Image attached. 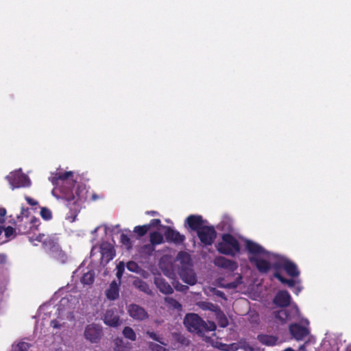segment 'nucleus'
Listing matches in <instances>:
<instances>
[{"label":"nucleus","mask_w":351,"mask_h":351,"mask_svg":"<svg viewBox=\"0 0 351 351\" xmlns=\"http://www.w3.org/2000/svg\"><path fill=\"white\" fill-rule=\"evenodd\" d=\"M73 171L53 173L49 180L55 186L53 193L58 191L59 197L66 202L70 210V217L74 221L86 199L87 191L84 187L78 186L73 191L76 181Z\"/></svg>","instance_id":"1"},{"label":"nucleus","mask_w":351,"mask_h":351,"mask_svg":"<svg viewBox=\"0 0 351 351\" xmlns=\"http://www.w3.org/2000/svg\"><path fill=\"white\" fill-rule=\"evenodd\" d=\"M184 324L189 332L201 337H203L205 332L215 331L217 328L214 322H206L195 313L186 314L184 319Z\"/></svg>","instance_id":"2"},{"label":"nucleus","mask_w":351,"mask_h":351,"mask_svg":"<svg viewBox=\"0 0 351 351\" xmlns=\"http://www.w3.org/2000/svg\"><path fill=\"white\" fill-rule=\"evenodd\" d=\"M219 253L235 256L240 252L241 246L239 241L231 234L226 233L221 236V241L216 245Z\"/></svg>","instance_id":"3"},{"label":"nucleus","mask_w":351,"mask_h":351,"mask_svg":"<svg viewBox=\"0 0 351 351\" xmlns=\"http://www.w3.org/2000/svg\"><path fill=\"white\" fill-rule=\"evenodd\" d=\"M14 225L19 234H34L38 230L40 221L39 219L34 216H32V217H16Z\"/></svg>","instance_id":"4"},{"label":"nucleus","mask_w":351,"mask_h":351,"mask_svg":"<svg viewBox=\"0 0 351 351\" xmlns=\"http://www.w3.org/2000/svg\"><path fill=\"white\" fill-rule=\"evenodd\" d=\"M29 241L33 242L36 241L43 243V247L53 253L61 256L62 258L66 256L65 254L61 250L60 246L58 244V239L53 236H46L44 234L39 233L38 235L34 237H30Z\"/></svg>","instance_id":"5"},{"label":"nucleus","mask_w":351,"mask_h":351,"mask_svg":"<svg viewBox=\"0 0 351 351\" xmlns=\"http://www.w3.org/2000/svg\"><path fill=\"white\" fill-rule=\"evenodd\" d=\"M200 242L204 246L213 245L217 238V232L213 226L205 225L197 232Z\"/></svg>","instance_id":"6"},{"label":"nucleus","mask_w":351,"mask_h":351,"mask_svg":"<svg viewBox=\"0 0 351 351\" xmlns=\"http://www.w3.org/2000/svg\"><path fill=\"white\" fill-rule=\"evenodd\" d=\"M84 335L85 339L90 343H97L103 335L102 327L94 323L88 324L85 327Z\"/></svg>","instance_id":"7"},{"label":"nucleus","mask_w":351,"mask_h":351,"mask_svg":"<svg viewBox=\"0 0 351 351\" xmlns=\"http://www.w3.org/2000/svg\"><path fill=\"white\" fill-rule=\"evenodd\" d=\"M12 189L27 187L30 185L29 179L24 174L18 172L10 173L6 177Z\"/></svg>","instance_id":"8"},{"label":"nucleus","mask_w":351,"mask_h":351,"mask_svg":"<svg viewBox=\"0 0 351 351\" xmlns=\"http://www.w3.org/2000/svg\"><path fill=\"white\" fill-rule=\"evenodd\" d=\"M207 223L206 220H204L203 217L198 215H191L185 220V226H187L191 230L196 232V233Z\"/></svg>","instance_id":"9"},{"label":"nucleus","mask_w":351,"mask_h":351,"mask_svg":"<svg viewBox=\"0 0 351 351\" xmlns=\"http://www.w3.org/2000/svg\"><path fill=\"white\" fill-rule=\"evenodd\" d=\"M290 308V311L283 308L280 310L274 311V314L275 318L283 324L291 319L292 317L298 315L299 309L295 304L291 306Z\"/></svg>","instance_id":"10"},{"label":"nucleus","mask_w":351,"mask_h":351,"mask_svg":"<svg viewBox=\"0 0 351 351\" xmlns=\"http://www.w3.org/2000/svg\"><path fill=\"white\" fill-rule=\"evenodd\" d=\"M164 234L167 242L175 244L182 243L186 239L184 234H181L178 231L169 226L166 227Z\"/></svg>","instance_id":"11"},{"label":"nucleus","mask_w":351,"mask_h":351,"mask_svg":"<svg viewBox=\"0 0 351 351\" xmlns=\"http://www.w3.org/2000/svg\"><path fill=\"white\" fill-rule=\"evenodd\" d=\"M291 301V295L286 290L278 291L273 300L274 304L281 308H285L290 306Z\"/></svg>","instance_id":"12"},{"label":"nucleus","mask_w":351,"mask_h":351,"mask_svg":"<svg viewBox=\"0 0 351 351\" xmlns=\"http://www.w3.org/2000/svg\"><path fill=\"white\" fill-rule=\"evenodd\" d=\"M128 313L134 319L143 321L148 318V313L141 306L132 304L128 307Z\"/></svg>","instance_id":"13"},{"label":"nucleus","mask_w":351,"mask_h":351,"mask_svg":"<svg viewBox=\"0 0 351 351\" xmlns=\"http://www.w3.org/2000/svg\"><path fill=\"white\" fill-rule=\"evenodd\" d=\"M291 335L297 340H302L309 334L308 330L299 324H292L289 326Z\"/></svg>","instance_id":"14"},{"label":"nucleus","mask_w":351,"mask_h":351,"mask_svg":"<svg viewBox=\"0 0 351 351\" xmlns=\"http://www.w3.org/2000/svg\"><path fill=\"white\" fill-rule=\"evenodd\" d=\"M214 264L218 267L234 271L237 268V263L234 261L228 259L223 256L216 257L214 260Z\"/></svg>","instance_id":"15"},{"label":"nucleus","mask_w":351,"mask_h":351,"mask_svg":"<svg viewBox=\"0 0 351 351\" xmlns=\"http://www.w3.org/2000/svg\"><path fill=\"white\" fill-rule=\"evenodd\" d=\"M250 263L255 265L256 269L260 273L266 274L267 273L271 267V264L269 261L263 259L258 258L256 257H250L249 258Z\"/></svg>","instance_id":"16"},{"label":"nucleus","mask_w":351,"mask_h":351,"mask_svg":"<svg viewBox=\"0 0 351 351\" xmlns=\"http://www.w3.org/2000/svg\"><path fill=\"white\" fill-rule=\"evenodd\" d=\"M154 284L159 291L165 295H169L173 292V289L171 286L165 280V279L160 276H156L154 278Z\"/></svg>","instance_id":"17"},{"label":"nucleus","mask_w":351,"mask_h":351,"mask_svg":"<svg viewBox=\"0 0 351 351\" xmlns=\"http://www.w3.org/2000/svg\"><path fill=\"white\" fill-rule=\"evenodd\" d=\"M181 279L189 285H194L197 283L196 275L191 269H182L179 273Z\"/></svg>","instance_id":"18"},{"label":"nucleus","mask_w":351,"mask_h":351,"mask_svg":"<svg viewBox=\"0 0 351 351\" xmlns=\"http://www.w3.org/2000/svg\"><path fill=\"white\" fill-rule=\"evenodd\" d=\"M247 251L252 254H267V252L259 244L252 241H247L245 243Z\"/></svg>","instance_id":"19"},{"label":"nucleus","mask_w":351,"mask_h":351,"mask_svg":"<svg viewBox=\"0 0 351 351\" xmlns=\"http://www.w3.org/2000/svg\"><path fill=\"white\" fill-rule=\"evenodd\" d=\"M104 322L108 326L116 327L119 324L120 319L119 316L114 315L112 311L108 310L104 315Z\"/></svg>","instance_id":"20"},{"label":"nucleus","mask_w":351,"mask_h":351,"mask_svg":"<svg viewBox=\"0 0 351 351\" xmlns=\"http://www.w3.org/2000/svg\"><path fill=\"white\" fill-rule=\"evenodd\" d=\"M258 341L263 345L273 346L276 344L278 338L274 335L260 334L257 336Z\"/></svg>","instance_id":"21"},{"label":"nucleus","mask_w":351,"mask_h":351,"mask_svg":"<svg viewBox=\"0 0 351 351\" xmlns=\"http://www.w3.org/2000/svg\"><path fill=\"white\" fill-rule=\"evenodd\" d=\"M106 297L111 300H114L119 298V285L115 280H113L109 288L106 290Z\"/></svg>","instance_id":"22"},{"label":"nucleus","mask_w":351,"mask_h":351,"mask_svg":"<svg viewBox=\"0 0 351 351\" xmlns=\"http://www.w3.org/2000/svg\"><path fill=\"white\" fill-rule=\"evenodd\" d=\"M284 269L287 275L292 278L298 277L300 275V271L297 265L291 261H287L286 264L284 265Z\"/></svg>","instance_id":"23"},{"label":"nucleus","mask_w":351,"mask_h":351,"mask_svg":"<svg viewBox=\"0 0 351 351\" xmlns=\"http://www.w3.org/2000/svg\"><path fill=\"white\" fill-rule=\"evenodd\" d=\"M101 253L103 257L106 258L108 260L113 259L114 256V250L109 244H102L101 245Z\"/></svg>","instance_id":"24"},{"label":"nucleus","mask_w":351,"mask_h":351,"mask_svg":"<svg viewBox=\"0 0 351 351\" xmlns=\"http://www.w3.org/2000/svg\"><path fill=\"white\" fill-rule=\"evenodd\" d=\"M133 285L140 291L147 294H152V290L149 289L148 284L140 278L134 280Z\"/></svg>","instance_id":"25"},{"label":"nucleus","mask_w":351,"mask_h":351,"mask_svg":"<svg viewBox=\"0 0 351 351\" xmlns=\"http://www.w3.org/2000/svg\"><path fill=\"white\" fill-rule=\"evenodd\" d=\"M219 226L221 227L222 230L232 232V220L230 217L228 216H224L222 221H221Z\"/></svg>","instance_id":"26"},{"label":"nucleus","mask_w":351,"mask_h":351,"mask_svg":"<svg viewBox=\"0 0 351 351\" xmlns=\"http://www.w3.org/2000/svg\"><path fill=\"white\" fill-rule=\"evenodd\" d=\"M274 277L277 278L281 283L287 285L290 288L293 287L295 285V281L294 280L285 278L279 271H275L274 273Z\"/></svg>","instance_id":"27"},{"label":"nucleus","mask_w":351,"mask_h":351,"mask_svg":"<svg viewBox=\"0 0 351 351\" xmlns=\"http://www.w3.org/2000/svg\"><path fill=\"white\" fill-rule=\"evenodd\" d=\"M95 280V272L93 270H90L88 272L83 274L81 282L84 285H92Z\"/></svg>","instance_id":"28"},{"label":"nucleus","mask_w":351,"mask_h":351,"mask_svg":"<svg viewBox=\"0 0 351 351\" xmlns=\"http://www.w3.org/2000/svg\"><path fill=\"white\" fill-rule=\"evenodd\" d=\"M123 335L125 339L130 341H135L136 339V335L134 330L130 326L124 327L122 331Z\"/></svg>","instance_id":"29"},{"label":"nucleus","mask_w":351,"mask_h":351,"mask_svg":"<svg viewBox=\"0 0 351 351\" xmlns=\"http://www.w3.org/2000/svg\"><path fill=\"white\" fill-rule=\"evenodd\" d=\"M150 241L153 245L160 244L163 242V237L158 232H153L150 234Z\"/></svg>","instance_id":"30"},{"label":"nucleus","mask_w":351,"mask_h":351,"mask_svg":"<svg viewBox=\"0 0 351 351\" xmlns=\"http://www.w3.org/2000/svg\"><path fill=\"white\" fill-rule=\"evenodd\" d=\"M287 261L289 260L284 257H280L273 263L271 267L275 269V271H278L280 269H284V265Z\"/></svg>","instance_id":"31"},{"label":"nucleus","mask_w":351,"mask_h":351,"mask_svg":"<svg viewBox=\"0 0 351 351\" xmlns=\"http://www.w3.org/2000/svg\"><path fill=\"white\" fill-rule=\"evenodd\" d=\"M120 242L128 250L132 247V243L130 238L126 234L122 233L120 237Z\"/></svg>","instance_id":"32"},{"label":"nucleus","mask_w":351,"mask_h":351,"mask_svg":"<svg viewBox=\"0 0 351 351\" xmlns=\"http://www.w3.org/2000/svg\"><path fill=\"white\" fill-rule=\"evenodd\" d=\"M149 231V226L147 224L143 226H137L134 228V232L137 234L139 237H143Z\"/></svg>","instance_id":"33"},{"label":"nucleus","mask_w":351,"mask_h":351,"mask_svg":"<svg viewBox=\"0 0 351 351\" xmlns=\"http://www.w3.org/2000/svg\"><path fill=\"white\" fill-rule=\"evenodd\" d=\"M165 300L167 304L172 306L173 308L177 310H181L182 309V304L177 301L176 299L170 297H166L165 298Z\"/></svg>","instance_id":"34"},{"label":"nucleus","mask_w":351,"mask_h":351,"mask_svg":"<svg viewBox=\"0 0 351 351\" xmlns=\"http://www.w3.org/2000/svg\"><path fill=\"white\" fill-rule=\"evenodd\" d=\"M16 230H17L16 229V228H14L12 226H8L6 228L3 226V232H4L5 237L7 239V240H10L11 238L15 237V232Z\"/></svg>","instance_id":"35"},{"label":"nucleus","mask_w":351,"mask_h":351,"mask_svg":"<svg viewBox=\"0 0 351 351\" xmlns=\"http://www.w3.org/2000/svg\"><path fill=\"white\" fill-rule=\"evenodd\" d=\"M146 334L149 336L152 339L160 343L162 345L166 346L167 344L164 342L163 339L158 335L156 333L152 331L147 330Z\"/></svg>","instance_id":"36"},{"label":"nucleus","mask_w":351,"mask_h":351,"mask_svg":"<svg viewBox=\"0 0 351 351\" xmlns=\"http://www.w3.org/2000/svg\"><path fill=\"white\" fill-rule=\"evenodd\" d=\"M40 216L45 220H50L52 218L51 211L46 207H42L40 209Z\"/></svg>","instance_id":"37"},{"label":"nucleus","mask_w":351,"mask_h":351,"mask_svg":"<svg viewBox=\"0 0 351 351\" xmlns=\"http://www.w3.org/2000/svg\"><path fill=\"white\" fill-rule=\"evenodd\" d=\"M148 346L151 351H169L167 348L154 342H149Z\"/></svg>","instance_id":"38"},{"label":"nucleus","mask_w":351,"mask_h":351,"mask_svg":"<svg viewBox=\"0 0 351 351\" xmlns=\"http://www.w3.org/2000/svg\"><path fill=\"white\" fill-rule=\"evenodd\" d=\"M5 214L6 210L5 208H0V235L3 233Z\"/></svg>","instance_id":"39"},{"label":"nucleus","mask_w":351,"mask_h":351,"mask_svg":"<svg viewBox=\"0 0 351 351\" xmlns=\"http://www.w3.org/2000/svg\"><path fill=\"white\" fill-rule=\"evenodd\" d=\"M237 344H239V348H241V349H243V350H249L250 351H253V348L249 345V343L247 342V341L244 339H241L239 341L238 343H237Z\"/></svg>","instance_id":"40"},{"label":"nucleus","mask_w":351,"mask_h":351,"mask_svg":"<svg viewBox=\"0 0 351 351\" xmlns=\"http://www.w3.org/2000/svg\"><path fill=\"white\" fill-rule=\"evenodd\" d=\"M126 267L129 271L132 272H138L139 270L138 265L134 261H129Z\"/></svg>","instance_id":"41"},{"label":"nucleus","mask_w":351,"mask_h":351,"mask_svg":"<svg viewBox=\"0 0 351 351\" xmlns=\"http://www.w3.org/2000/svg\"><path fill=\"white\" fill-rule=\"evenodd\" d=\"M117 277L120 280L125 270V265L123 262H120L117 266Z\"/></svg>","instance_id":"42"},{"label":"nucleus","mask_w":351,"mask_h":351,"mask_svg":"<svg viewBox=\"0 0 351 351\" xmlns=\"http://www.w3.org/2000/svg\"><path fill=\"white\" fill-rule=\"evenodd\" d=\"M30 344L27 342L22 341L19 342L14 349L19 351H27L30 348Z\"/></svg>","instance_id":"43"},{"label":"nucleus","mask_w":351,"mask_h":351,"mask_svg":"<svg viewBox=\"0 0 351 351\" xmlns=\"http://www.w3.org/2000/svg\"><path fill=\"white\" fill-rule=\"evenodd\" d=\"M199 306L204 310H210L213 311H214L216 308L215 306L210 302H202Z\"/></svg>","instance_id":"44"},{"label":"nucleus","mask_w":351,"mask_h":351,"mask_svg":"<svg viewBox=\"0 0 351 351\" xmlns=\"http://www.w3.org/2000/svg\"><path fill=\"white\" fill-rule=\"evenodd\" d=\"M17 217H32L29 216V210L28 208H25L24 206H21V213Z\"/></svg>","instance_id":"45"},{"label":"nucleus","mask_w":351,"mask_h":351,"mask_svg":"<svg viewBox=\"0 0 351 351\" xmlns=\"http://www.w3.org/2000/svg\"><path fill=\"white\" fill-rule=\"evenodd\" d=\"M219 324L221 327L222 328H225L228 325V319L226 318V317L224 315V314L222 315V316H221L219 317Z\"/></svg>","instance_id":"46"},{"label":"nucleus","mask_w":351,"mask_h":351,"mask_svg":"<svg viewBox=\"0 0 351 351\" xmlns=\"http://www.w3.org/2000/svg\"><path fill=\"white\" fill-rule=\"evenodd\" d=\"M161 223V221L159 219H153L150 221L149 224H147V226H149V230L151 227H156L160 226Z\"/></svg>","instance_id":"47"},{"label":"nucleus","mask_w":351,"mask_h":351,"mask_svg":"<svg viewBox=\"0 0 351 351\" xmlns=\"http://www.w3.org/2000/svg\"><path fill=\"white\" fill-rule=\"evenodd\" d=\"M174 287L176 290L180 291H186L189 289V287L186 285H182L178 282L174 286Z\"/></svg>","instance_id":"48"},{"label":"nucleus","mask_w":351,"mask_h":351,"mask_svg":"<svg viewBox=\"0 0 351 351\" xmlns=\"http://www.w3.org/2000/svg\"><path fill=\"white\" fill-rule=\"evenodd\" d=\"M178 257L180 259H183V261L184 260V258H186L187 260V261H190L189 255L186 252H180L178 254Z\"/></svg>","instance_id":"49"},{"label":"nucleus","mask_w":351,"mask_h":351,"mask_svg":"<svg viewBox=\"0 0 351 351\" xmlns=\"http://www.w3.org/2000/svg\"><path fill=\"white\" fill-rule=\"evenodd\" d=\"M239 350V344L237 343H231L228 346V348L226 349V351H237Z\"/></svg>","instance_id":"50"},{"label":"nucleus","mask_w":351,"mask_h":351,"mask_svg":"<svg viewBox=\"0 0 351 351\" xmlns=\"http://www.w3.org/2000/svg\"><path fill=\"white\" fill-rule=\"evenodd\" d=\"M25 199L27 202V203L31 206H37L38 204V202L34 199L33 198L26 196Z\"/></svg>","instance_id":"51"},{"label":"nucleus","mask_w":351,"mask_h":351,"mask_svg":"<svg viewBox=\"0 0 351 351\" xmlns=\"http://www.w3.org/2000/svg\"><path fill=\"white\" fill-rule=\"evenodd\" d=\"M50 326L53 328H60L61 325L59 322L56 319H53L51 321Z\"/></svg>","instance_id":"52"},{"label":"nucleus","mask_w":351,"mask_h":351,"mask_svg":"<svg viewBox=\"0 0 351 351\" xmlns=\"http://www.w3.org/2000/svg\"><path fill=\"white\" fill-rule=\"evenodd\" d=\"M102 197V196H100L97 194H96L95 193H93L92 195H91V197H90V199L92 201H97L99 199H101Z\"/></svg>","instance_id":"53"},{"label":"nucleus","mask_w":351,"mask_h":351,"mask_svg":"<svg viewBox=\"0 0 351 351\" xmlns=\"http://www.w3.org/2000/svg\"><path fill=\"white\" fill-rule=\"evenodd\" d=\"M6 261V256L4 254H0V264H3Z\"/></svg>","instance_id":"54"},{"label":"nucleus","mask_w":351,"mask_h":351,"mask_svg":"<svg viewBox=\"0 0 351 351\" xmlns=\"http://www.w3.org/2000/svg\"><path fill=\"white\" fill-rule=\"evenodd\" d=\"M237 283L233 282H230V283L228 284L226 287L234 289V288L237 287Z\"/></svg>","instance_id":"55"},{"label":"nucleus","mask_w":351,"mask_h":351,"mask_svg":"<svg viewBox=\"0 0 351 351\" xmlns=\"http://www.w3.org/2000/svg\"><path fill=\"white\" fill-rule=\"evenodd\" d=\"M146 214H147V215H149L154 216V215H158V213L157 211L151 210V211H147V212H146Z\"/></svg>","instance_id":"56"},{"label":"nucleus","mask_w":351,"mask_h":351,"mask_svg":"<svg viewBox=\"0 0 351 351\" xmlns=\"http://www.w3.org/2000/svg\"><path fill=\"white\" fill-rule=\"evenodd\" d=\"M300 291H301V288L298 287L295 288V293L298 294L300 292Z\"/></svg>","instance_id":"57"},{"label":"nucleus","mask_w":351,"mask_h":351,"mask_svg":"<svg viewBox=\"0 0 351 351\" xmlns=\"http://www.w3.org/2000/svg\"><path fill=\"white\" fill-rule=\"evenodd\" d=\"M122 342H123V340H122V339H117V341H116L117 347V348H119V343H122Z\"/></svg>","instance_id":"58"},{"label":"nucleus","mask_w":351,"mask_h":351,"mask_svg":"<svg viewBox=\"0 0 351 351\" xmlns=\"http://www.w3.org/2000/svg\"><path fill=\"white\" fill-rule=\"evenodd\" d=\"M218 295L221 296V297H223L224 295V293L221 291H219V293H217Z\"/></svg>","instance_id":"59"},{"label":"nucleus","mask_w":351,"mask_h":351,"mask_svg":"<svg viewBox=\"0 0 351 351\" xmlns=\"http://www.w3.org/2000/svg\"><path fill=\"white\" fill-rule=\"evenodd\" d=\"M284 351H295L294 350H293L292 348H286Z\"/></svg>","instance_id":"60"},{"label":"nucleus","mask_w":351,"mask_h":351,"mask_svg":"<svg viewBox=\"0 0 351 351\" xmlns=\"http://www.w3.org/2000/svg\"><path fill=\"white\" fill-rule=\"evenodd\" d=\"M12 351H19V350H16V349H13Z\"/></svg>","instance_id":"61"},{"label":"nucleus","mask_w":351,"mask_h":351,"mask_svg":"<svg viewBox=\"0 0 351 351\" xmlns=\"http://www.w3.org/2000/svg\"><path fill=\"white\" fill-rule=\"evenodd\" d=\"M347 351H351V348L350 350H348Z\"/></svg>","instance_id":"62"}]
</instances>
